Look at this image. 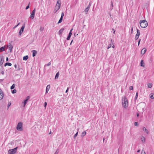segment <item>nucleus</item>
<instances>
[{
  "instance_id": "10",
  "label": "nucleus",
  "mask_w": 154,
  "mask_h": 154,
  "mask_svg": "<svg viewBox=\"0 0 154 154\" xmlns=\"http://www.w3.org/2000/svg\"><path fill=\"white\" fill-rule=\"evenodd\" d=\"M29 98H30V97L29 96H27L26 97V99L24 100V102H23V107H24L25 106L28 100L29 99Z\"/></svg>"
},
{
  "instance_id": "15",
  "label": "nucleus",
  "mask_w": 154,
  "mask_h": 154,
  "mask_svg": "<svg viewBox=\"0 0 154 154\" xmlns=\"http://www.w3.org/2000/svg\"><path fill=\"white\" fill-rule=\"evenodd\" d=\"M146 51V49L145 48H144L142 49L141 51V54H144Z\"/></svg>"
},
{
  "instance_id": "58",
  "label": "nucleus",
  "mask_w": 154,
  "mask_h": 154,
  "mask_svg": "<svg viewBox=\"0 0 154 154\" xmlns=\"http://www.w3.org/2000/svg\"><path fill=\"white\" fill-rule=\"evenodd\" d=\"M42 28H40V30L41 31H42Z\"/></svg>"
},
{
  "instance_id": "33",
  "label": "nucleus",
  "mask_w": 154,
  "mask_h": 154,
  "mask_svg": "<svg viewBox=\"0 0 154 154\" xmlns=\"http://www.w3.org/2000/svg\"><path fill=\"white\" fill-rule=\"evenodd\" d=\"M138 97V93L137 92L136 93L135 97L134 98V100H137V98Z\"/></svg>"
},
{
  "instance_id": "62",
  "label": "nucleus",
  "mask_w": 154,
  "mask_h": 154,
  "mask_svg": "<svg viewBox=\"0 0 154 154\" xmlns=\"http://www.w3.org/2000/svg\"><path fill=\"white\" fill-rule=\"evenodd\" d=\"M140 152V150H138L137 151V152Z\"/></svg>"
},
{
  "instance_id": "56",
  "label": "nucleus",
  "mask_w": 154,
  "mask_h": 154,
  "mask_svg": "<svg viewBox=\"0 0 154 154\" xmlns=\"http://www.w3.org/2000/svg\"><path fill=\"white\" fill-rule=\"evenodd\" d=\"M1 73H2V75H4V71H2V72H1Z\"/></svg>"
},
{
  "instance_id": "20",
  "label": "nucleus",
  "mask_w": 154,
  "mask_h": 154,
  "mask_svg": "<svg viewBox=\"0 0 154 154\" xmlns=\"http://www.w3.org/2000/svg\"><path fill=\"white\" fill-rule=\"evenodd\" d=\"M64 30V28H62L58 32V33H59V34L60 35L62 34V33L63 32V31Z\"/></svg>"
},
{
  "instance_id": "13",
  "label": "nucleus",
  "mask_w": 154,
  "mask_h": 154,
  "mask_svg": "<svg viewBox=\"0 0 154 154\" xmlns=\"http://www.w3.org/2000/svg\"><path fill=\"white\" fill-rule=\"evenodd\" d=\"M50 88V85H48L46 88L45 94L48 93V91Z\"/></svg>"
},
{
  "instance_id": "45",
  "label": "nucleus",
  "mask_w": 154,
  "mask_h": 154,
  "mask_svg": "<svg viewBox=\"0 0 154 154\" xmlns=\"http://www.w3.org/2000/svg\"><path fill=\"white\" fill-rule=\"evenodd\" d=\"M141 154H146L145 151L143 150L141 152Z\"/></svg>"
},
{
  "instance_id": "60",
  "label": "nucleus",
  "mask_w": 154,
  "mask_h": 154,
  "mask_svg": "<svg viewBox=\"0 0 154 154\" xmlns=\"http://www.w3.org/2000/svg\"><path fill=\"white\" fill-rule=\"evenodd\" d=\"M139 116V114L138 113H137V116L138 117Z\"/></svg>"
},
{
  "instance_id": "40",
  "label": "nucleus",
  "mask_w": 154,
  "mask_h": 154,
  "mask_svg": "<svg viewBox=\"0 0 154 154\" xmlns=\"http://www.w3.org/2000/svg\"><path fill=\"white\" fill-rule=\"evenodd\" d=\"M64 13L63 12H62L61 17L63 18V17L64 16Z\"/></svg>"
},
{
  "instance_id": "36",
  "label": "nucleus",
  "mask_w": 154,
  "mask_h": 154,
  "mask_svg": "<svg viewBox=\"0 0 154 154\" xmlns=\"http://www.w3.org/2000/svg\"><path fill=\"white\" fill-rule=\"evenodd\" d=\"M134 125L135 126H138L139 124H138V123L137 122H135L134 123Z\"/></svg>"
},
{
  "instance_id": "37",
  "label": "nucleus",
  "mask_w": 154,
  "mask_h": 154,
  "mask_svg": "<svg viewBox=\"0 0 154 154\" xmlns=\"http://www.w3.org/2000/svg\"><path fill=\"white\" fill-rule=\"evenodd\" d=\"M72 30H73V29L72 28V29L70 30V32H69V35H72Z\"/></svg>"
},
{
  "instance_id": "7",
  "label": "nucleus",
  "mask_w": 154,
  "mask_h": 154,
  "mask_svg": "<svg viewBox=\"0 0 154 154\" xmlns=\"http://www.w3.org/2000/svg\"><path fill=\"white\" fill-rule=\"evenodd\" d=\"M137 32L135 37V40H137L138 38L139 35H140V30H138V29H137Z\"/></svg>"
},
{
  "instance_id": "48",
  "label": "nucleus",
  "mask_w": 154,
  "mask_h": 154,
  "mask_svg": "<svg viewBox=\"0 0 154 154\" xmlns=\"http://www.w3.org/2000/svg\"><path fill=\"white\" fill-rule=\"evenodd\" d=\"M47 105V103L46 102H45L44 103V106L45 108L46 106Z\"/></svg>"
},
{
  "instance_id": "38",
  "label": "nucleus",
  "mask_w": 154,
  "mask_h": 154,
  "mask_svg": "<svg viewBox=\"0 0 154 154\" xmlns=\"http://www.w3.org/2000/svg\"><path fill=\"white\" fill-rule=\"evenodd\" d=\"M112 42L110 43V44H109L108 46V47H107V49H109V48H111V47H112Z\"/></svg>"
},
{
  "instance_id": "31",
  "label": "nucleus",
  "mask_w": 154,
  "mask_h": 154,
  "mask_svg": "<svg viewBox=\"0 0 154 154\" xmlns=\"http://www.w3.org/2000/svg\"><path fill=\"white\" fill-rule=\"evenodd\" d=\"M51 64V62H49L48 64H46L45 66H45H50Z\"/></svg>"
},
{
  "instance_id": "59",
  "label": "nucleus",
  "mask_w": 154,
  "mask_h": 154,
  "mask_svg": "<svg viewBox=\"0 0 154 154\" xmlns=\"http://www.w3.org/2000/svg\"><path fill=\"white\" fill-rule=\"evenodd\" d=\"M72 42H73V40H72V41H71V43H70V45H71Z\"/></svg>"
},
{
  "instance_id": "2",
  "label": "nucleus",
  "mask_w": 154,
  "mask_h": 154,
  "mask_svg": "<svg viewBox=\"0 0 154 154\" xmlns=\"http://www.w3.org/2000/svg\"><path fill=\"white\" fill-rule=\"evenodd\" d=\"M139 23L140 27L142 28H146L148 25V23L146 20H140Z\"/></svg>"
},
{
  "instance_id": "17",
  "label": "nucleus",
  "mask_w": 154,
  "mask_h": 154,
  "mask_svg": "<svg viewBox=\"0 0 154 154\" xmlns=\"http://www.w3.org/2000/svg\"><path fill=\"white\" fill-rule=\"evenodd\" d=\"M8 48L9 49V50H10V52H12V49L13 48V46L12 45L10 44L9 45Z\"/></svg>"
},
{
  "instance_id": "35",
  "label": "nucleus",
  "mask_w": 154,
  "mask_h": 154,
  "mask_svg": "<svg viewBox=\"0 0 154 154\" xmlns=\"http://www.w3.org/2000/svg\"><path fill=\"white\" fill-rule=\"evenodd\" d=\"M11 102H9L8 105V106H7L8 109L9 108V106H11Z\"/></svg>"
},
{
  "instance_id": "43",
  "label": "nucleus",
  "mask_w": 154,
  "mask_h": 154,
  "mask_svg": "<svg viewBox=\"0 0 154 154\" xmlns=\"http://www.w3.org/2000/svg\"><path fill=\"white\" fill-rule=\"evenodd\" d=\"M78 134V132H77L74 135V138L77 136Z\"/></svg>"
},
{
  "instance_id": "14",
  "label": "nucleus",
  "mask_w": 154,
  "mask_h": 154,
  "mask_svg": "<svg viewBox=\"0 0 154 154\" xmlns=\"http://www.w3.org/2000/svg\"><path fill=\"white\" fill-rule=\"evenodd\" d=\"M60 2L59 0H57V3L56 6H57V7L60 8V2Z\"/></svg>"
},
{
  "instance_id": "57",
  "label": "nucleus",
  "mask_w": 154,
  "mask_h": 154,
  "mask_svg": "<svg viewBox=\"0 0 154 154\" xmlns=\"http://www.w3.org/2000/svg\"><path fill=\"white\" fill-rule=\"evenodd\" d=\"M6 61H8V57H7L6 59Z\"/></svg>"
},
{
  "instance_id": "3",
  "label": "nucleus",
  "mask_w": 154,
  "mask_h": 154,
  "mask_svg": "<svg viewBox=\"0 0 154 154\" xmlns=\"http://www.w3.org/2000/svg\"><path fill=\"white\" fill-rule=\"evenodd\" d=\"M23 128V123L21 122H19L17 127V129L18 130L21 131L22 130Z\"/></svg>"
},
{
  "instance_id": "64",
  "label": "nucleus",
  "mask_w": 154,
  "mask_h": 154,
  "mask_svg": "<svg viewBox=\"0 0 154 154\" xmlns=\"http://www.w3.org/2000/svg\"><path fill=\"white\" fill-rule=\"evenodd\" d=\"M104 139H104V138H103V141H104Z\"/></svg>"
},
{
  "instance_id": "42",
  "label": "nucleus",
  "mask_w": 154,
  "mask_h": 154,
  "mask_svg": "<svg viewBox=\"0 0 154 154\" xmlns=\"http://www.w3.org/2000/svg\"><path fill=\"white\" fill-rule=\"evenodd\" d=\"M111 42H112V47L113 48H114V47H115L114 45H113V43H112V39H111Z\"/></svg>"
},
{
  "instance_id": "9",
  "label": "nucleus",
  "mask_w": 154,
  "mask_h": 154,
  "mask_svg": "<svg viewBox=\"0 0 154 154\" xmlns=\"http://www.w3.org/2000/svg\"><path fill=\"white\" fill-rule=\"evenodd\" d=\"M4 97V93L2 90L0 89V100H2Z\"/></svg>"
},
{
  "instance_id": "5",
  "label": "nucleus",
  "mask_w": 154,
  "mask_h": 154,
  "mask_svg": "<svg viewBox=\"0 0 154 154\" xmlns=\"http://www.w3.org/2000/svg\"><path fill=\"white\" fill-rule=\"evenodd\" d=\"M35 8L32 11V13L30 16V17L31 19H33L34 17L35 12Z\"/></svg>"
},
{
  "instance_id": "22",
  "label": "nucleus",
  "mask_w": 154,
  "mask_h": 154,
  "mask_svg": "<svg viewBox=\"0 0 154 154\" xmlns=\"http://www.w3.org/2000/svg\"><path fill=\"white\" fill-rule=\"evenodd\" d=\"M140 66H141L144 67L145 66V65H144V63L143 62V60H141L140 62Z\"/></svg>"
},
{
  "instance_id": "6",
  "label": "nucleus",
  "mask_w": 154,
  "mask_h": 154,
  "mask_svg": "<svg viewBox=\"0 0 154 154\" xmlns=\"http://www.w3.org/2000/svg\"><path fill=\"white\" fill-rule=\"evenodd\" d=\"M24 27H25L24 25H23L21 27L20 29V30L19 31V35H18L19 36H20L21 35L22 33L23 32V31L24 30Z\"/></svg>"
},
{
  "instance_id": "47",
  "label": "nucleus",
  "mask_w": 154,
  "mask_h": 154,
  "mask_svg": "<svg viewBox=\"0 0 154 154\" xmlns=\"http://www.w3.org/2000/svg\"><path fill=\"white\" fill-rule=\"evenodd\" d=\"M20 23H19L17 25L15 26L14 27V28H15L16 27L18 26L20 24Z\"/></svg>"
},
{
  "instance_id": "27",
  "label": "nucleus",
  "mask_w": 154,
  "mask_h": 154,
  "mask_svg": "<svg viewBox=\"0 0 154 154\" xmlns=\"http://www.w3.org/2000/svg\"><path fill=\"white\" fill-rule=\"evenodd\" d=\"M63 18H61V17L60 18V20H59L57 23V24H59V23H60L62 22V20H63Z\"/></svg>"
},
{
  "instance_id": "46",
  "label": "nucleus",
  "mask_w": 154,
  "mask_h": 154,
  "mask_svg": "<svg viewBox=\"0 0 154 154\" xmlns=\"http://www.w3.org/2000/svg\"><path fill=\"white\" fill-rule=\"evenodd\" d=\"M59 152V151L58 149H57L56 152H55L54 154H58Z\"/></svg>"
},
{
  "instance_id": "34",
  "label": "nucleus",
  "mask_w": 154,
  "mask_h": 154,
  "mask_svg": "<svg viewBox=\"0 0 154 154\" xmlns=\"http://www.w3.org/2000/svg\"><path fill=\"white\" fill-rule=\"evenodd\" d=\"M71 35H68V37H67V38H66V39L67 40H69L70 39V38L71 37Z\"/></svg>"
},
{
  "instance_id": "39",
  "label": "nucleus",
  "mask_w": 154,
  "mask_h": 154,
  "mask_svg": "<svg viewBox=\"0 0 154 154\" xmlns=\"http://www.w3.org/2000/svg\"><path fill=\"white\" fill-rule=\"evenodd\" d=\"M29 4H30V3H29L28 4V5H27V6L26 7V10L28 9V8H29Z\"/></svg>"
},
{
  "instance_id": "63",
  "label": "nucleus",
  "mask_w": 154,
  "mask_h": 154,
  "mask_svg": "<svg viewBox=\"0 0 154 154\" xmlns=\"http://www.w3.org/2000/svg\"><path fill=\"white\" fill-rule=\"evenodd\" d=\"M51 131H50L49 133V134H51Z\"/></svg>"
},
{
  "instance_id": "12",
  "label": "nucleus",
  "mask_w": 154,
  "mask_h": 154,
  "mask_svg": "<svg viewBox=\"0 0 154 154\" xmlns=\"http://www.w3.org/2000/svg\"><path fill=\"white\" fill-rule=\"evenodd\" d=\"M32 56L33 57L35 56L36 54L37 53V51L35 50H32Z\"/></svg>"
},
{
  "instance_id": "19",
  "label": "nucleus",
  "mask_w": 154,
  "mask_h": 154,
  "mask_svg": "<svg viewBox=\"0 0 154 154\" xmlns=\"http://www.w3.org/2000/svg\"><path fill=\"white\" fill-rule=\"evenodd\" d=\"M143 131H144L145 133L147 134H148L149 133V131L146 129V128L145 127H143Z\"/></svg>"
},
{
  "instance_id": "24",
  "label": "nucleus",
  "mask_w": 154,
  "mask_h": 154,
  "mask_svg": "<svg viewBox=\"0 0 154 154\" xmlns=\"http://www.w3.org/2000/svg\"><path fill=\"white\" fill-rule=\"evenodd\" d=\"M28 56L27 55L23 57V60H26L28 58Z\"/></svg>"
},
{
  "instance_id": "51",
  "label": "nucleus",
  "mask_w": 154,
  "mask_h": 154,
  "mask_svg": "<svg viewBox=\"0 0 154 154\" xmlns=\"http://www.w3.org/2000/svg\"><path fill=\"white\" fill-rule=\"evenodd\" d=\"M17 70H20V68L18 66V68L17 67Z\"/></svg>"
},
{
  "instance_id": "26",
  "label": "nucleus",
  "mask_w": 154,
  "mask_h": 154,
  "mask_svg": "<svg viewBox=\"0 0 154 154\" xmlns=\"http://www.w3.org/2000/svg\"><path fill=\"white\" fill-rule=\"evenodd\" d=\"M150 98L152 99H154V94L153 93H151L150 94Z\"/></svg>"
},
{
  "instance_id": "16",
  "label": "nucleus",
  "mask_w": 154,
  "mask_h": 154,
  "mask_svg": "<svg viewBox=\"0 0 154 154\" xmlns=\"http://www.w3.org/2000/svg\"><path fill=\"white\" fill-rule=\"evenodd\" d=\"M5 47L6 46H4L0 48V53L5 51Z\"/></svg>"
},
{
  "instance_id": "25",
  "label": "nucleus",
  "mask_w": 154,
  "mask_h": 154,
  "mask_svg": "<svg viewBox=\"0 0 154 154\" xmlns=\"http://www.w3.org/2000/svg\"><path fill=\"white\" fill-rule=\"evenodd\" d=\"M86 131H84L82 132L81 134V137H83L86 134Z\"/></svg>"
},
{
  "instance_id": "50",
  "label": "nucleus",
  "mask_w": 154,
  "mask_h": 154,
  "mask_svg": "<svg viewBox=\"0 0 154 154\" xmlns=\"http://www.w3.org/2000/svg\"><path fill=\"white\" fill-rule=\"evenodd\" d=\"M69 88H67V89L66 90V92H66V93H67V92H68V90H69Z\"/></svg>"
},
{
  "instance_id": "44",
  "label": "nucleus",
  "mask_w": 154,
  "mask_h": 154,
  "mask_svg": "<svg viewBox=\"0 0 154 154\" xmlns=\"http://www.w3.org/2000/svg\"><path fill=\"white\" fill-rule=\"evenodd\" d=\"M5 46H6V47L5 48L6 49H7L9 47V45H5Z\"/></svg>"
},
{
  "instance_id": "53",
  "label": "nucleus",
  "mask_w": 154,
  "mask_h": 154,
  "mask_svg": "<svg viewBox=\"0 0 154 154\" xmlns=\"http://www.w3.org/2000/svg\"><path fill=\"white\" fill-rule=\"evenodd\" d=\"M14 67H15V68L17 69V65L16 64H15L14 65Z\"/></svg>"
},
{
  "instance_id": "54",
  "label": "nucleus",
  "mask_w": 154,
  "mask_h": 154,
  "mask_svg": "<svg viewBox=\"0 0 154 154\" xmlns=\"http://www.w3.org/2000/svg\"><path fill=\"white\" fill-rule=\"evenodd\" d=\"M111 6H112V7H113V3L112 2H111Z\"/></svg>"
},
{
  "instance_id": "29",
  "label": "nucleus",
  "mask_w": 154,
  "mask_h": 154,
  "mask_svg": "<svg viewBox=\"0 0 154 154\" xmlns=\"http://www.w3.org/2000/svg\"><path fill=\"white\" fill-rule=\"evenodd\" d=\"M59 75V72H58L56 73V74L55 75V79H57L58 78Z\"/></svg>"
},
{
  "instance_id": "41",
  "label": "nucleus",
  "mask_w": 154,
  "mask_h": 154,
  "mask_svg": "<svg viewBox=\"0 0 154 154\" xmlns=\"http://www.w3.org/2000/svg\"><path fill=\"white\" fill-rule=\"evenodd\" d=\"M129 89L130 90H132L133 89V87L132 86H131L129 87Z\"/></svg>"
},
{
  "instance_id": "18",
  "label": "nucleus",
  "mask_w": 154,
  "mask_h": 154,
  "mask_svg": "<svg viewBox=\"0 0 154 154\" xmlns=\"http://www.w3.org/2000/svg\"><path fill=\"white\" fill-rule=\"evenodd\" d=\"M141 140L142 142L144 143L145 142V138L143 136H141Z\"/></svg>"
},
{
  "instance_id": "1",
  "label": "nucleus",
  "mask_w": 154,
  "mask_h": 154,
  "mask_svg": "<svg viewBox=\"0 0 154 154\" xmlns=\"http://www.w3.org/2000/svg\"><path fill=\"white\" fill-rule=\"evenodd\" d=\"M122 104L123 106L125 108L127 107L128 106V100L125 96L122 97Z\"/></svg>"
},
{
  "instance_id": "61",
  "label": "nucleus",
  "mask_w": 154,
  "mask_h": 154,
  "mask_svg": "<svg viewBox=\"0 0 154 154\" xmlns=\"http://www.w3.org/2000/svg\"><path fill=\"white\" fill-rule=\"evenodd\" d=\"M113 9V7L110 8V10H112Z\"/></svg>"
},
{
  "instance_id": "21",
  "label": "nucleus",
  "mask_w": 154,
  "mask_h": 154,
  "mask_svg": "<svg viewBox=\"0 0 154 154\" xmlns=\"http://www.w3.org/2000/svg\"><path fill=\"white\" fill-rule=\"evenodd\" d=\"M60 8H57V6H55V8L54 10V13H56L59 10Z\"/></svg>"
},
{
  "instance_id": "11",
  "label": "nucleus",
  "mask_w": 154,
  "mask_h": 154,
  "mask_svg": "<svg viewBox=\"0 0 154 154\" xmlns=\"http://www.w3.org/2000/svg\"><path fill=\"white\" fill-rule=\"evenodd\" d=\"M4 58L3 56L0 57V65L2 66L3 65L4 61Z\"/></svg>"
},
{
  "instance_id": "52",
  "label": "nucleus",
  "mask_w": 154,
  "mask_h": 154,
  "mask_svg": "<svg viewBox=\"0 0 154 154\" xmlns=\"http://www.w3.org/2000/svg\"><path fill=\"white\" fill-rule=\"evenodd\" d=\"M133 27H132L131 29V33H133Z\"/></svg>"
},
{
  "instance_id": "32",
  "label": "nucleus",
  "mask_w": 154,
  "mask_h": 154,
  "mask_svg": "<svg viewBox=\"0 0 154 154\" xmlns=\"http://www.w3.org/2000/svg\"><path fill=\"white\" fill-rule=\"evenodd\" d=\"M17 92V90L16 89H14L11 91V93L12 94L15 93Z\"/></svg>"
},
{
  "instance_id": "55",
  "label": "nucleus",
  "mask_w": 154,
  "mask_h": 154,
  "mask_svg": "<svg viewBox=\"0 0 154 154\" xmlns=\"http://www.w3.org/2000/svg\"><path fill=\"white\" fill-rule=\"evenodd\" d=\"M112 30H113V33L114 34H115V30H114V29H112Z\"/></svg>"
},
{
  "instance_id": "4",
  "label": "nucleus",
  "mask_w": 154,
  "mask_h": 154,
  "mask_svg": "<svg viewBox=\"0 0 154 154\" xmlns=\"http://www.w3.org/2000/svg\"><path fill=\"white\" fill-rule=\"evenodd\" d=\"M17 147H16L13 149H10L8 151V153L10 154H14L17 152Z\"/></svg>"
},
{
  "instance_id": "49",
  "label": "nucleus",
  "mask_w": 154,
  "mask_h": 154,
  "mask_svg": "<svg viewBox=\"0 0 154 154\" xmlns=\"http://www.w3.org/2000/svg\"><path fill=\"white\" fill-rule=\"evenodd\" d=\"M140 41H141V39H139V41H138V46L139 45V44H140Z\"/></svg>"
},
{
  "instance_id": "28",
  "label": "nucleus",
  "mask_w": 154,
  "mask_h": 154,
  "mask_svg": "<svg viewBox=\"0 0 154 154\" xmlns=\"http://www.w3.org/2000/svg\"><path fill=\"white\" fill-rule=\"evenodd\" d=\"M148 86L149 88H151L152 87V85L151 83H149L148 84Z\"/></svg>"
},
{
  "instance_id": "23",
  "label": "nucleus",
  "mask_w": 154,
  "mask_h": 154,
  "mask_svg": "<svg viewBox=\"0 0 154 154\" xmlns=\"http://www.w3.org/2000/svg\"><path fill=\"white\" fill-rule=\"evenodd\" d=\"M12 65V64L11 63H9V62H7V63H6L5 64V66H11Z\"/></svg>"
},
{
  "instance_id": "8",
  "label": "nucleus",
  "mask_w": 154,
  "mask_h": 154,
  "mask_svg": "<svg viewBox=\"0 0 154 154\" xmlns=\"http://www.w3.org/2000/svg\"><path fill=\"white\" fill-rule=\"evenodd\" d=\"M91 2H90L88 6L86 8L85 10V11L86 12V14H87V13L88 12L89 9H90V7L91 6Z\"/></svg>"
},
{
  "instance_id": "30",
  "label": "nucleus",
  "mask_w": 154,
  "mask_h": 154,
  "mask_svg": "<svg viewBox=\"0 0 154 154\" xmlns=\"http://www.w3.org/2000/svg\"><path fill=\"white\" fill-rule=\"evenodd\" d=\"M15 85L14 84H13V85L11 87V90L15 88Z\"/></svg>"
}]
</instances>
